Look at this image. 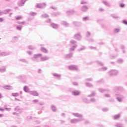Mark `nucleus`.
Segmentation results:
<instances>
[{
	"label": "nucleus",
	"instance_id": "0e129e2a",
	"mask_svg": "<svg viewBox=\"0 0 127 127\" xmlns=\"http://www.w3.org/2000/svg\"><path fill=\"white\" fill-rule=\"evenodd\" d=\"M86 3H87V2L86 1H85V0H82L81 1V4H85Z\"/></svg>",
	"mask_w": 127,
	"mask_h": 127
},
{
	"label": "nucleus",
	"instance_id": "8fccbe9b",
	"mask_svg": "<svg viewBox=\"0 0 127 127\" xmlns=\"http://www.w3.org/2000/svg\"><path fill=\"white\" fill-rule=\"evenodd\" d=\"M86 36L87 38L90 37V36H91V33L89 31L86 32Z\"/></svg>",
	"mask_w": 127,
	"mask_h": 127
},
{
	"label": "nucleus",
	"instance_id": "ddd939ff",
	"mask_svg": "<svg viewBox=\"0 0 127 127\" xmlns=\"http://www.w3.org/2000/svg\"><path fill=\"white\" fill-rule=\"evenodd\" d=\"M15 112H19L20 114H21L22 113V110H21V108L19 107V106H16L14 109Z\"/></svg>",
	"mask_w": 127,
	"mask_h": 127
},
{
	"label": "nucleus",
	"instance_id": "a211bd4d",
	"mask_svg": "<svg viewBox=\"0 0 127 127\" xmlns=\"http://www.w3.org/2000/svg\"><path fill=\"white\" fill-rule=\"evenodd\" d=\"M102 2H103L104 3V4L105 5H106L107 6H109V7H111V3L109 2H108V1H107V0H103Z\"/></svg>",
	"mask_w": 127,
	"mask_h": 127
},
{
	"label": "nucleus",
	"instance_id": "f03ea898",
	"mask_svg": "<svg viewBox=\"0 0 127 127\" xmlns=\"http://www.w3.org/2000/svg\"><path fill=\"white\" fill-rule=\"evenodd\" d=\"M82 121H84V119L83 118L73 119L70 120V123L77 124V123H79V122H82Z\"/></svg>",
	"mask_w": 127,
	"mask_h": 127
},
{
	"label": "nucleus",
	"instance_id": "f8f14e48",
	"mask_svg": "<svg viewBox=\"0 0 127 127\" xmlns=\"http://www.w3.org/2000/svg\"><path fill=\"white\" fill-rule=\"evenodd\" d=\"M72 57L73 53H70L69 54L65 55L64 56V58H65V59H70V58H72Z\"/></svg>",
	"mask_w": 127,
	"mask_h": 127
},
{
	"label": "nucleus",
	"instance_id": "4be33fe9",
	"mask_svg": "<svg viewBox=\"0 0 127 127\" xmlns=\"http://www.w3.org/2000/svg\"><path fill=\"white\" fill-rule=\"evenodd\" d=\"M77 46L78 45H75L71 46V47L69 48V52H72V51H74V50H75V49Z\"/></svg>",
	"mask_w": 127,
	"mask_h": 127
},
{
	"label": "nucleus",
	"instance_id": "5701e85b",
	"mask_svg": "<svg viewBox=\"0 0 127 127\" xmlns=\"http://www.w3.org/2000/svg\"><path fill=\"white\" fill-rule=\"evenodd\" d=\"M73 13H75V10H70L66 11L67 15H71V14H73Z\"/></svg>",
	"mask_w": 127,
	"mask_h": 127
},
{
	"label": "nucleus",
	"instance_id": "37998d69",
	"mask_svg": "<svg viewBox=\"0 0 127 127\" xmlns=\"http://www.w3.org/2000/svg\"><path fill=\"white\" fill-rule=\"evenodd\" d=\"M107 70H108V68L107 67H102L99 69V71H106Z\"/></svg>",
	"mask_w": 127,
	"mask_h": 127
},
{
	"label": "nucleus",
	"instance_id": "052dcab7",
	"mask_svg": "<svg viewBox=\"0 0 127 127\" xmlns=\"http://www.w3.org/2000/svg\"><path fill=\"white\" fill-rule=\"evenodd\" d=\"M102 111L103 112H108V111H109V109L107 108H105L102 109Z\"/></svg>",
	"mask_w": 127,
	"mask_h": 127
},
{
	"label": "nucleus",
	"instance_id": "6ab92c4d",
	"mask_svg": "<svg viewBox=\"0 0 127 127\" xmlns=\"http://www.w3.org/2000/svg\"><path fill=\"white\" fill-rule=\"evenodd\" d=\"M10 11V9H6L4 10L3 12H0V15H2V14H6L8 12H9Z\"/></svg>",
	"mask_w": 127,
	"mask_h": 127
},
{
	"label": "nucleus",
	"instance_id": "9d476101",
	"mask_svg": "<svg viewBox=\"0 0 127 127\" xmlns=\"http://www.w3.org/2000/svg\"><path fill=\"white\" fill-rule=\"evenodd\" d=\"M3 89L5 90H7L8 91H10V90H12V86L10 85H4L3 86Z\"/></svg>",
	"mask_w": 127,
	"mask_h": 127
},
{
	"label": "nucleus",
	"instance_id": "79ce46f5",
	"mask_svg": "<svg viewBox=\"0 0 127 127\" xmlns=\"http://www.w3.org/2000/svg\"><path fill=\"white\" fill-rule=\"evenodd\" d=\"M120 117H121L120 114H118V115L114 116L113 117V119H114V120H118V119H120Z\"/></svg>",
	"mask_w": 127,
	"mask_h": 127
},
{
	"label": "nucleus",
	"instance_id": "603ef678",
	"mask_svg": "<svg viewBox=\"0 0 127 127\" xmlns=\"http://www.w3.org/2000/svg\"><path fill=\"white\" fill-rule=\"evenodd\" d=\"M111 16H112V17H113V18H115V19L119 18V16H117L115 14H112V15H111Z\"/></svg>",
	"mask_w": 127,
	"mask_h": 127
},
{
	"label": "nucleus",
	"instance_id": "4c0bfd02",
	"mask_svg": "<svg viewBox=\"0 0 127 127\" xmlns=\"http://www.w3.org/2000/svg\"><path fill=\"white\" fill-rule=\"evenodd\" d=\"M70 44H72V45H77V42L74 40H71L70 41Z\"/></svg>",
	"mask_w": 127,
	"mask_h": 127
},
{
	"label": "nucleus",
	"instance_id": "f257e3e1",
	"mask_svg": "<svg viewBox=\"0 0 127 127\" xmlns=\"http://www.w3.org/2000/svg\"><path fill=\"white\" fill-rule=\"evenodd\" d=\"M69 70H71L72 71H79V67L77 65H71L68 66Z\"/></svg>",
	"mask_w": 127,
	"mask_h": 127
},
{
	"label": "nucleus",
	"instance_id": "bf43d9fd",
	"mask_svg": "<svg viewBox=\"0 0 127 127\" xmlns=\"http://www.w3.org/2000/svg\"><path fill=\"white\" fill-rule=\"evenodd\" d=\"M33 103H34L35 104H36L37 103H38V102H39V100H37V99H35V100H33L32 101Z\"/></svg>",
	"mask_w": 127,
	"mask_h": 127
},
{
	"label": "nucleus",
	"instance_id": "e433bc0d",
	"mask_svg": "<svg viewBox=\"0 0 127 127\" xmlns=\"http://www.w3.org/2000/svg\"><path fill=\"white\" fill-rule=\"evenodd\" d=\"M83 101L84 103H85V104H90V100H88V99L86 98H83Z\"/></svg>",
	"mask_w": 127,
	"mask_h": 127
},
{
	"label": "nucleus",
	"instance_id": "ea45409f",
	"mask_svg": "<svg viewBox=\"0 0 127 127\" xmlns=\"http://www.w3.org/2000/svg\"><path fill=\"white\" fill-rule=\"evenodd\" d=\"M117 62L119 64H122L124 62V60L123 59H119L117 60Z\"/></svg>",
	"mask_w": 127,
	"mask_h": 127
},
{
	"label": "nucleus",
	"instance_id": "dca6fc26",
	"mask_svg": "<svg viewBox=\"0 0 127 127\" xmlns=\"http://www.w3.org/2000/svg\"><path fill=\"white\" fill-rule=\"evenodd\" d=\"M51 26L55 29H57V28L59 27V25H58V24L52 23L51 24Z\"/></svg>",
	"mask_w": 127,
	"mask_h": 127
},
{
	"label": "nucleus",
	"instance_id": "680f3d73",
	"mask_svg": "<svg viewBox=\"0 0 127 127\" xmlns=\"http://www.w3.org/2000/svg\"><path fill=\"white\" fill-rule=\"evenodd\" d=\"M5 111H7V112H9L11 110V108H5Z\"/></svg>",
	"mask_w": 127,
	"mask_h": 127
},
{
	"label": "nucleus",
	"instance_id": "a878e982",
	"mask_svg": "<svg viewBox=\"0 0 127 127\" xmlns=\"http://www.w3.org/2000/svg\"><path fill=\"white\" fill-rule=\"evenodd\" d=\"M40 50L42 52H43V53H48V51L44 47H41Z\"/></svg>",
	"mask_w": 127,
	"mask_h": 127
},
{
	"label": "nucleus",
	"instance_id": "c9c22d12",
	"mask_svg": "<svg viewBox=\"0 0 127 127\" xmlns=\"http://www.w3.org/2000/svg\"><path fill=\"white\" fill-rule=\"evenodd\" d=\"M115 127H124L125 126H124L123 124H120V123H117L115 124Z\"/></svg>",
	"mask_w": 127,
	"mask_h": 127
},
{
	"label": "nucleus",
	"instance_id": "6e6d98bb",
	"mask_svg": "<svg viewBox=\"0 0 127 127\" xmlns=\"http://www.w3.org/2000/svg\"><path fill=\"white\" fill-rule=\"evenodd\" d=\"M21 18H22V17H21V16H18L16 17L15 19L16 20H19V19H21Z\"/></svg>",
	"mask_w": 127,
	"mask_h": 127
},
{
	"label": "nucleus",
	"instance_id": "3c124183",
	"mask_svg": "<svg viewBox=\"0 0 127 127\" xmlns=\"http://www.w3.org/2000/svg\"><path fill=\"white\" fill-rule=\"evenodd\" d=\"M114 32L115 33H118V32H120V29L115 28L114 29Z\"/></svg>",
	"mask_w": 127,
	"mask_h": 127
},
{
	"label": "nucleus",
	"instance_id": "423d86ee",
	"mask_svg": "<svg viewBox=\"0 0 127 127\" xmlns=\"http://www.w3.org/2000/svg\"><path fill=\"white\" fill-rule=\"evenodd\" d=\"M45 6H46V4L45 3H42L37 4L36 7H38V8H43V7H45Z\"/></svg>",
	"mask_w": 127,
	"mask_h": 127
},
{
	"label": "nucleus",
	"instance_id": "20e7f679",
	"mask_svg": "<svg viewBox=\"0 0 127 127\" xmlns=\"http://www.w3.org/2000/svg\"><path fill=\"white\" fill-rule=\"evenodd\" d=\"M118 73H119V71H118V70L112 69L109 72V75L110 76H114L116 75H118Z\"/></svg>",
	"mask_w": 127,
	"mask_h": 127
},
{
	"label": "nucleus",
	"instance_id": "a18cd8bd",
	"mask_svg": "<svg viewBox=\"0 0 127 127\" xmlns=\"http://www.w3.org/2000/svg\"><path fill=\"white\" fill-rule=\"evenodd\" d=\"M11 95L13 97H18V96H19V94H18V93H11Z\"/></svg>",
	"mask_w": 127,
	"mask_h": 127
},
{
	"label": "nucleus",
	"instance_id": "473e14b6",
	"mask_svg": "<svg viewBox=\"0 0 127 127\" xmlns=\"http://www.w3.org/2000/svg\"><path fill=\"white\" fill-rule=\"evenodd\" d=\"M122 87L120 86H116L114 88L115 92H117V91H121L122 90Z\"/></svg>",
	"mask_w": 127,
	"mask_h": 127
},
{
	"label": "nucleus",
	"instance_id": "39448f33",
	"mask_svg": "<svg viewBox=\"0 0 127 127\" xmlns=\"http://www.w3.org/2000/svg\"><path fill=\"white\" fill-rule=\"evenodd\" d=\"M117 96L116 99L119 102H122L123 101V99H124V96L121 95V94H116Z\"/></svg>",
	"mask_w": 127,
	"mask_h": 127
},
{
	"label": "nucleus",
	"instance_id": "7ed1b4c3",
	"mask_svg": "<svg viewBox=\"0 0 127 127\" xmlns=\"http://www.w3.org/2000/svg\"><path fill=\"white\" fill-rule=\"evenodd\" d=\"M41 56H42V54H34L33 57H32L31 59L32 61H36L37 58H39V57H41Z\"/></svg>",
	"mask_w": 127,
	"mask_h": 127
},
{
	"label": "nucleus",
	"instance_id": "58836bf2",
	"mask_svg": "<svg viewBox=\"0 0 127 127\" xmlns=\"http://www.w3.org/2000/svg\"><path fill=\"white\" fill-rule=\"evenodd\" d=\"M16 29L17 30H18L19 31H21V30L22 29V26L21 25L17 26L16 27Z\"/></svg>",
	"mask_w": 127,
	"mask_h": 127
},
{
	"label": "nucleus",
	"instance_id": "4468645a",
	"mask_svg": "<svg viewBox=\"0 0 127 127\" xmlns=\"http://www.w3.org/2000/svg\"><path fill=\"white\" fill-rule=\"evenodd\" d=\"M6 71V66H2L0 67V73H4V72Z\"/></svg>",
	"mask_w": 127,
	"mask_h": 127
},
{
	"label": "nucleus",
	"instance_id": "4d7b16f0",
	"mask_svg": "<svg viewBox=\"0 0 127 127\" xmlns=\"http://www.w3.org/2000/svg\"><path fill=\"white\" fill-rule=\"evenodd\" d=\"M97 64L98 65H100V66H104V64L100 61H98Z\"/></svg>",
	"mask_w": 127,
	"mask_h": 127
},
{
	"label": "nucleus",
	"instance_id": "f704fd0d",
	"mask_svg": "<svg viewBox=\"0 0 127 127\" xmlns=\"http://www.w3.org/2000/svg\"><path fill=\"white\" fill-rule=\"evenodd\" d=\"M28 49H30V50H34L35 49V47L33 45H29L28 46Z\"/></svg>",
	"mask_w": 127,
	"mask_h": 127
},
{
	"label": "nucleus",
	"instance_id": "6e6552de",
	"mask_svg": "<svg viewBox=\"0 0 127 127\" xmlns=\"http://www.w3.org/2000/svg\"><path fill=\"white\" fill-rule=\"evenodd\" d=\"M25 1H26V0H20L18 1V5L19 6H23L25 3Z\"/></svg>",
	"mask_w": 127,
	"mask_h": 127
},
{
	"label": "nucleus",
	"instance_id": "9b49d317",
	"mask_svg": "<svg viewBox=\"0 0 127 127\" xmlns=\"http://www.w3.org/2000/svg\"><path fill=\"white\" fill-rule=\"evenodd\" d=\"M81 38H82V36L80 34H76L74 36V39H76V40H80Z\"/></svg>",
	"mask_w": 127,
	"mask_h": 127
},
{
	"label": "nucleus",
	"instance_id": "bb28decb",
	"mask_svg": "<svg viewBox=\"0 0 127 127\" xmlns=\"http://www.w3.org/2000/svg\"><path fill=\"white\" fill-rule=\"evenodd\" d=\"M48 59H49V56H45L41 58V61H46V60H48Z\"/></svg>",
	"mask_w": 127,
	"mask_h": 127
},
{
	"label": "nucleus",
	"instance_id": "69168bd1",
	"mask_svg": "<svg viewBox=\"0 0 127 127\" xmlns=\"http://www.w3.org/2000/svg\"><path fill=\"white\" fill-rule=\"evenodd\" d=\"M72 84L74 85V86H78V83L76 82H72Z\"/></svg>",
	"mask_w": 127,
	"mask_h": 127
},
{
	"label": "nucleus",
	"instance_id": "1a4fd4ad",
	"mask_svg": "<svg viewBox=\"0 0 127 127\" xmlns=\"http://www.w3.org/2000/svg\"><path fill=\"white\" fill-rule=\"evenodd\" d=\"M29 94H30V95H31L32 96H34V97H38L39 96V94L37 93V92L35 91H29Z\"/></svg>",
	"mask_w": 127,
	"mask_h": 127
},
{
	"label": "nucleus",
	"instance_id": "72a5a7b5",
	"mask_svg": "<svg viewBox=\"0 0 127 127\" xmlns=\"http://www.w3.org/2000/svg\"><path fill=\"white\" fill-rule=\"evenodd\" d=\"M47 17H49V15H48V14H47V13L42 14L41 16V18H47Z\"/></svg>",
	"mask_w": 127,
	"mask_h": 127
},
{
	"label": "nucleus",
	"instance_id": "5fc2aeb1",
	"mask_svg": "<svg viewBox=\"0 0 127 127\" xmlns=\"http://www.w3.org/2000/svg\"><path fill=\"white\" fill-rule=\"evenodd\" d=\"M85 46H82L81 48H80V49L78 50V51H82L83 50H85Z\"/></svg>",
	"mask_w": 127,
	"mask_h": 127
},
{
	"label": "nucleus",
	"instance_id": "49530a36",
	"mask_svg": "<svg viewBox=\"0 0 127 127\" xmlns=\"http://www.w3.org/2000/svg\"><path fill=\"white\" fill-rule=\"evenodd\" d=\"M51 109H52L53 112H56V107H55V106L52 105Z\"/></svg>",
	"mask_w": 127,
	"mask_h": 127
},
{
	"label": "nucleus",
	"instance_id": "2f4dec72",
	"mask_svg": "<svg viewBox=\"0 0 127 127\" xmlns=\"http://www.w3.org/2000/svg\"><path fill=\"white\" fill-rule=\"evenodd\" d=\"M19 61L20 62H22L23 63H26L27 64V63H28V61H27V60H26L24 59H19Z\"/></svg>",
	"mask_w": 127,
	"mask_h": 127
},
{
	"label": "nucleus",
	"instance_id": "b1692460",
	"mask_svg": "<svg viewBox=\"0 0 127 127\" xmlns=\"http://www.w3.org/2000/svg\"><path fill=\"white\" fill-rule=\"evenodd\" d=\"M72 95L73 96H79L80 95V92L79 91H74L72 92Z\"/></svg>",
	"mask_w": 127,
	"mask_h": 127
},
{
	"label": "nucleus",
	"instance_id": "0eeeda50",
	"mask_svg": "<svg viewBox=\"0 0 127 127\" xmlns=\"http://www.w3.org/2000/svg\"><path fill=\"white\" fill-rule=\"evenodd\" d=\"M72 116H74V117H76V118H80V119H82V118H83V115L80 114L78 113H72Z\"/></svg>",
	"mask_w": 127,
	"mask_h": 127
},
{
	"label": "nucleus",
	"instance_id": "774afa93",
	"mask_svg": "<svg viewBox=\"0 0 127 127\" xmlns=\"http://www.w3.org/2000/svg\"><path fill=\"white\" fill-rule=\"evenodd\" d=\"M120 7H125V4H124V3H121V4H120Z\"/></svg>",
	"mask_w": 127,
	"mask_h": 127
},
{
	"label": "nucleus",
	"instance_id": "338daca9",
	"mask_svg": "<svg viewBox=\"0 0 127 127\" xmlns=\"http://www.w3.org/2000/svg\"><path fill=\"white\" fill-rule=\"evenodd\" d=\"M123 22L124 24H126V25H127V20H124L123 21Z\"/></svg>",
	"mask_w": 127,
	"mask_h": 127
},
{
	"label": "nucleus",
	"instance_id": "412c9836",
	"mask_svg": "<svg viewBox=\"0 0 127 127\" xmlns=\"http://www.w3.org/2000/svg\"><path fill=\"white\" fill-rule=\"evenodd\" d=\"M26 76L24 74H21L17 76V78L19 79L20 80H23V79H26Z\"/></svg>",
	"mask_w": 127,
	"mask_h": 127
},
{
	"label": "nucleus",
	"instance_id": "09e8293b",
	"mask_svg": "<svg viewBox=\"0 0 127 127\" xmlns=\"http://www.w3.org/2000/svg\"><path fill=\"white\" fill-rule=\"evenodd\" d=\"M30 15H31L32 16H35V15H36L37 14L36 12H30L29 13Z\"/></svg>",
	"mask_w": 127,
	"mask_h": 127
},
{
	"label": "nucleus",
	"instance_id": "864d4df0",
	"mask_svg": "<svg viewBox=\"0 0 127 127\" xmlns=\"http://www.w3.org/2000/svg\"><path fill=\"white\" fill-rule=\"evenodd\" d=\"M89 101L90 103H91V102L92 103H95V102H96V99L95 98H91V99Z\"/></svg>",
	"mask_w": 127,
	"mask_h": 127
},
{
	"label": "nucleus",
	"instance_id": "f3484780",
	"mask_svg": "<svg viewBox=\"0 0 127 127\" xmlns=\"http://www.w3.org/2000/svg\"><path fill=\"white\" fill-rule=\"evenodd\" d=\"M9 54H10L9 52H4L0 53L1 56H7V55H9Z\"/></svg>",
	"mask_w": 127,
	"mask_h": 127
},
{
	"label": "nucleus",
	"instance_id": "aec40b11",
	"mask_svg": "<svg viewBox=\"0 0 127 127\" xmlns=\"http://www.w3.org/2000/svg\"><path fill=\"white\" fill-rule=\"evenodd\" d=\"M73 24L75 26H82V23L80 22L74 21L73 22Z\"/></svg>",
	"mask_w": 127,
	"mask_h": 127
},
{
	"label": "nucleus",
	"instance_id": "de8ad7c7",
	"mask_svg": "<svg viewBox=\"0 0 127 127\" xmlns=\"http://www.w3.org/2000/svg\"><path fill=\"white\" fill-rule=\"evenodd\" d=\"M94 96H96V92L93 91L91 94L88 95V97H94Z\"/></svg>",
	"mask_w": 127,
	"mask_h": 127
},
{
	"label": "nucleus",
	"instance_id": "c03bdc74",
	"mask_svg": "<svg viewBox=\"0 0 127 127\" xmlns=\"http://www.w3.org/2000/svg\"><path fill=\"white\" fill-rule=\"evenodd\" d=\"M85 84H86V85L87 86V87H89V88H92V87H93V84H92L90 83L86 82Z\"/></svg>",
	"mask_w": 127,
	"mask_h": 127
},
{
	"label": "nucleus",
	"instance_id": "2eb2a0df",
	"mask_svg": "<svg viewBox=\"0 0 127 127\" xmlns=\"http://www.w3.org/2000/svg\"><path fill=\"white\" fill-rule=\"evenodd\" d=\"M88 9H89V7H88V6L84 5L81 7V11L86 12L88 11Z\"/></svg>",
	"mask_w": 127,
	"mask_h": 127
},
{
	"label": "nucleus",
	"instance_id": "7c9ffc66",
	"mask_svg": "<svg viewBox=\"0 0 127 127\" xmlns=\"http://www.w3.org/2000/svg\"><path fill=\"white\" fill-rule=\"evenodd\" d=\"M98 90L100 93H104V92H109V90L104 89L103 88H99Z\"/></svg>",
	"mask_w": 127,
	"mask_h": 127
},
{
	"label": "nucleus",
	"instance_id": "e2e57ef3",
	"mask_svg": "<svg viewBox=\"0 0 127 127\" xmlns=\"http://www.w3.org/2000/svg\"><path fill=\"white\" fill-rule=\"evenodd\" d=\"M46 22H47V23H50V22H51V19H48L46 21Z\"/></svg>",
	"mask_w": 127,
	"mask_h": 127
},
{
	"label": "nucleus",
	"instance_id": "393cba45",
	"mask_svg": "<svg viewBox=\"0 0 127 127\" xmlns=\"http://www.w3.org/2000/svg\"><path fill=\"white\" fill-rule=\"evenodd\" d=\"M17 40H18V37L16 36H14L12 38L11 42H16Z\"/></svg>",
	"mask_w": 127,
	"mask_h": 127
},
{
	"label": "nucleus",
	"instance_id": "c85d7f7f",
	"mask_svg": "<svg viewBox=\"0 0 127 127\" xmlns=\"http://www.w3.org/2000/svg\"><path fill=\"white\" fill-rule=\"evenodd\" d=\"M61 24H62V25H64L66 27H67L69 25V24L65 21H61Z\"/></svg>",
	"mask_w": 127,
	"mask_h": 127
},
{
	"label": "nucleus",
	"instance_id": "cd10ccee",
	"mask_svg": "<svg viewBox=\"0 0 127 127\" xmlns=\"http://www.w3.org/2000/svg\"><path fill=\"white\" fill-rule=\"evenodd\" d=\"M23 91L25 92V93H29V88L27 86H24L23 88Z\"/></svg>",
	"mask_w": 127,
	"mask_h": 127
},
{
	"label": "nucleus",
	"instance_id": "c756f323",
	"mask_svg": "<svg viewBox=\"0 0 127 127\" xmlns=\"http://www.w3.org/2000/svg\"><path fill=\"white\" fill-rule=\"evenodd\" d=\"M61 13L60 12H54L52 14V16H58V15H60Z\"/></svg>",
	"mask_w": 127,
	"mask_h": 127
},
{
	"label": "nucleus",
	"instance_id": "13d9d810",
	"mask_svg": "<svg viewBox=\"0 0 127 127\" xmlns=\"http://www.w3.org/2000/svg\"><path fill=\"white\" fill-rule=\"evenodd\" d=\"M88 19V17L87 16H86L83 18V21H87Z\"/></svg>",
	"mask_w": 127,
	"mask_h": 127
},
{
	"label": "nucleus",
	"instance_id": "a19ab883",
	"mask_svg": "<svg viewBox=\"0 0 127 127\" xmlns=\"http://www.w3.org/2000/svg\"><path fill=\"white\" fill-rule=\"evenodd\" d=\"M53 76H54V77H56V78H60V77H61V75L57 73H53Z\"/></svg>",
	"mask_w": 127,
	"mask_h": 127
}]
</instances>
